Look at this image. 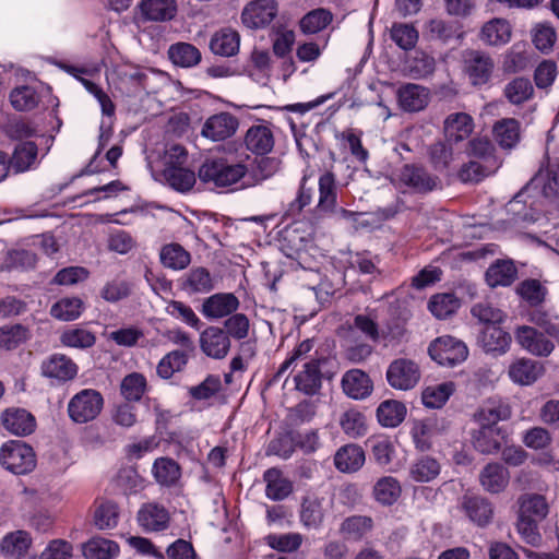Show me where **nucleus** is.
<instances>
[{
    "label": "nucleus",
    "mask_w": 559,
    "mask_h": 559,
    "mask_svg": "<svg viewBox=\"0 0 559 559\" xmlns=\"http://www.w3.org/2000/svg\"><path fill=\"white\" fill-rule=\"evenodd\" d=\"M512 416L511 406L499 399L485 401L472 415L471 441L475 450L483 454H492L500 450L506 437V429L500 421Z\"/></svg>",
    "instance_id": "1"
},
{
    "label": "nucleus",
    "mask_w": 559,
    "mask_h": 559,
    "mask_svg": "<svg viewBox=\"0 0 559 559\" xmlns=\"http://www.w3.org/2000/svg\"><path fill=\"white\" fill-rule=\"evenodd\" d=\"M313 348L311 340L302 341L293 352L292 355L281 365L274 374L273 381H277L292 366L300 369L294 376L296 390L306 395L317 394L322 385L321 358L311 357L310 353Z\"/></svg>",
    "instance_id": "2"
},
{
    "label": "nucleus",
    "mask_w": 559,
    "mask_h": 559,
    "mask_svg": "<svg viewBox=\"0 0 559 559\" xmlns=\"http://www.w3.org/2000/svg\"><path fill=\"white\" fill-rule=\"evenodd\" d=\"M248 173L242 160H233L227 157L207 158L199 168V178L202 182L216 188L230 187L238 183Z\"/></svg>",
    "instance_id": "3"
},
{
    "label": "nucleus",
    "mask_w": 559,
    "mask_h": 559,
    "mask_svg": "<svg viewBox=\"0 0 559 559\" xmlns=\"http://www.w3.org/2000/svg\"><path fill=\"white\" fill-rule=\"evenodd\" d=\"M0 465L14 475H26L36 467V454L21 440H9L0 448Z\"/></svg>",
    "instance_id": "4"
},
{
    "label": "nucleus",
    "mask_w": 559,
    "mask_h": 559,
    "mask_svg": "<svg viewBox=\"0 0 559 559\" xmlns=\"http://www.w3.org/2000/svg\"><path fill=\"white\" fill-rule=\"evenodd\" d=\"M104 406L103 395L94 389H83L74 394L68 403V415L75 424L94 420Z\"/></svg>",
    "instance_id": "5"
},
{
    "label": "nucleus",
    "mask_w": 559,
    "mask_h": 559,
    "mask_svg": "<svg viewBox=\"0 0 559 559\" xmlns=\"http://www.w3.org/2000/svg\"><path fill=\"white\" fill-rule=\"evenodd\" d=\"M167 158V165L164 169L167 183L179 192L189 191L195 183V174L186 167H181L187 158L186 150L180 145H174L168 151Z\"/></svg>",
    "instance_id": "6"
},
{
    "label": "nucleus",
    "mask_w": 559,
    "mask_h": 559,
    "mask_svg": "<svg viewBox=\"0 0 559 559\" xmlns=\"http://www.w3.org/2000/svg\"><path fill=\"white\" fill-rule=\"evenodd\" d=\"M430 357L441 366L453 367L463 362L468 356L465 343L444 335L435 340L428 348Z\"/></svg>",
    "instance_id": "7"
},
{
    "label": "nucleus",
    "mask_w": 559,
    "mask_h": 559,
    "mask_svg": "<svg viewBox=\"0 0 559 559\" xmlns=\"http://www.w3.org/2000/svg\"><path fill=\"white\" fill-rule=\"evenodd\" d=\"M395 180L399 186H404L417 193L431 192L441 185L437 176L431 175L424 167L414 164L404 165L395 174Z\"/></svg>",
    "instance_id": "8"
},
{
    "label": "nucleus",
    "mask_w": 559,
    "mask_h": 559,
    "mask_svg": "<svg viewBox=\"0 0 559 559\" xmlns=\"http://www.w3.org/2000/svg\"><path fill=\"white\" fill-rule=\"evenodd\" d=\"M386 381L391 388L401 391L414 389L420 380L419 366L406 358L393 360L386 369Z\"/></svg>",
    "instance_id": "9"
},
{
    "label": "nucleus",
    "mask_w": 559,
    "mask_h": 559,
    "mask_svg": "<svg viewBox=\"0 0 559 559\" xmlns=\"http://www.w3.org/2000/svg\"><path fill=\"white\" fill-rule=\"evenodd\" d=\"M330 507L331 502L325 496L316 492H308L300 503V523L307 530L321 528Z\"/></svg>",
    "instance_id": "10"
},
{
    "label": "nucleus",
    "mask_w": 559,
    "mask_h": 559,
    "mask_svg": "<svg viewBox=\"0 0 559 559\" xmlns=\"http://www.w3.org/2000/svg\"><path fill=\"white\" fill-rule=\"evenodd\" d=\"M538 189L542 195L551 201H559V158L540 167L525 186V190Z\"/></svg>",
    "instance_id": "11"
},
{
    "label": "nucleus",
    "mask_w": 559,
    "mask_h": 559,
    "mask_svg": "<svg viewBox=\"0 0 559 559\" xmlns=\"http://www.w3.org/2000/svg\"><path fill=\"white\" fill-rule=\"evenodd\" d=\"M277 11L276 0H252L245 7L241 20L248 28H263L274 20Z\"/></svg>",
    "instance_id": "12"
},
{
    "label": "nucleus",
    "mask_w": 559,
    "mask_h": 559,
    "mask_svg": "<svg viewBox=\"0 0 559 559\" xmlns=\"http://www.w3.org/2000/svg\"><path fill=\"white\" fill-rule=\"evenodd\" d=\"M239 127V120L230 112L222 111L210 116L202 126L201 134L212 141H224L233 136Z\"/></svg>",
    "instance_id": "13"
},
{
    "label": "nucleus",
    "mask_w": 559,
    "mask_h": 559,
    "mask_svg": "<svg viewBox=\"0 0 559 559\" xmlns=\"http://www.w3.org/2000/svg\"><path fill=\"white\" fill-rule=\"evenodd\" d=\"M518 344L530 354L538 357L549 356L555 345L542 332L533 326L522 325L515 331Z\"/></svg>",
    "instance_id": "14"
},
{
    "label": "nucleus",
    "mask_w": 559,
    "mask_h": 559,
    "mask_svg": "<svg viewBox=\"0 0 559 559\" xmlns=\"http://www.w3.org/2000/svg\"><path fill=\"white\" fill-rule=\"evenodd\" d=\"M136 521L140 527L146 532H162L168 528L170 514L160 503H144L138 511Z\"/></svg>",
    "instance_id": "15"
},
{
    "label": "nucleus",
    "mask_w": 559,
    "mask_h": 559,
    "mask_svg": "<svg viewBox=\"0 0 559 559\" xmlns=\"http://www.w3.org/2000/svg\"><path fill=\"white\" fill-rule=\"evenodd\" d=\"M460 507L465 515L479 527L487 526L493 518V506L485 497L478 495H464Z\"/></svg>",
    "instance_id": "16"
},
{
    "label": "nucleus",
    "mask_w": 559,
    "mask_h": 559,
    "mask_svg": "<svg viewBox=\"0 0 559 559\" xmlns=\"http://www.w3.org/2000/svg\"><path fill=\"white\" fill-rule=\"evenodd\" d=\"M201 350L214 359H223L230 349V338L218 326H209L200 334Z\"/></svg>",
    "instance_id": "17"
},
{
    "label": "nucleus",
    "mask_w": 559,
    "mask_h": 559,
    "mask_svg": "<svg viewBox=\"0 0 559 559\" xmlns=\"http://www.w3.org/2000/svg\"><path fill=\"white\" fill-rule=\"evenodd\" d=\"M239 308L238 298L231 293H217L202 302L201 312L209 320L230 317Z\"/></svg>",
    "instance_id": "18"
},
{
    "label": "nucleus",
    "mask_w": 559,
    "mask_h": 559,
    "mask_svg": "<svg viewBox=\"0 0 559 559\" xmlns=\"http://www.w3.org/2000/svg\"><path fill=\"white\" fill-rule=\"evenodd\" d=\"M475 123L467 112L450 114L443 121L444 138L450 143H460L469 138Z\"/></svg>",
    "instance_id": "19"
},
{
    "label": "nucleus",
    "mask_w": 559,
    "mask_h": 559,
    "mask_svg": "<svg viewBox=\"0 0 559 559\" xmlns=\"http://www.w3.org/2000/svg\"><path fill=\"white\" fill-rule=\"evenodd\" d=\"M465 64L468 78L474 85L487 83L495 68V63L489 55L478 50L467 52Z\"/></svg>",
    "instance_id": "20"
},
{
    "label": "nucleus",
    "mask_w": 559,
    "mask_h": 559,
    "mask_svg": "<svg viewBox=\"0 0 559 559\" xmlns=\"http://www.w3.org/2000/svg\"><path fill=\"white\" fill-rule=\"evenodd\" d=\"M33 544L28 532L17 530L5 534L0 540V555L4 559H21L26 556Z\"/></svg>",
    "instance_id": "21"
},
{
    "label": "nucleus",
    "mask_w": 559,
    "mask_h": 559,
    "mask_svg": "<svg viewBox=\"0 0 559 559\" xmlns=\"http://www.w3.org/2000/svg\"><path fill=\"white\" fill-rule=\"evenodd\" d=\"M319 199L316 211L322 215H330L336 212L337 187L335 175L326 170L319 177Z\"/></svg>",
    "instance_id": "22"
},
{
    "label": "nucleus",
    "mask_w": 559,
    "mask_h": 559,
    "mask_svg": "<svg viewBox=\"0 0 559 559\" xmlns=\"http://www.w3.org/2000/svg\"><path fill=\"white\" fill-rule=\"evenodd\" d=\"M396 95L400 107L408 112L423 110L429 103V91L414 83L399 87Z\"/></svg>",
    "instance_id": "23"
},
{
    "label": "nucleus",
    "mask_w": 559,
    "mask_h": 559,
    "mask_svg": "<svg viewBox=\"0 0 559 559\" xmlns=\"http://www.w3.org/2000/svg\"><path fill=\"white\" fill-rule=\"evenodd\" d=\"M43 376L58 381L72 380L78 373V366L62 354H55L41 364Z\"/></svg>",
    "instance_id": "24"
},
{
    "label": "nucleus",
    "mask_w": 559,
    "mask_h": 559,
    "mask_svg": "<svg viewBox=\"0 0 559 559\" xmlns=\"http://www.w3.org/2000/svg\"><path fill=\"white\" fill-rule=\"evenodd\" d=\"M344 393L353 400H364L372 392V382L369 376L360 369H352L342 378Z\"/></svg>",
    "instance_id": "25"
},
{
    "label": "nucleus",
    "mask_w": 559,
    "mask_h": 559,
    "mask_svg": "<svg viewBox=\"0 0 559 559\" xmlns=\"http://www.w3.org/2000/svg\"><path fill=\"white\" fill-rule=\"evenodd\" d=\"M544 371L540 362L530 358H520L510 365L508 374L514 383L531 385L543 376Z\"/></svg>",
    "instance_id": "26"
},
{
    "label": "nucleus",
    "mask_w": 559,
    "mask_h": 559,
    "mask_svg": "<svg viewBox=\"0 0 559 559\" xmlns=\"http://www.w3.org/2000/svg\"><path fill=\"white\" fill-rule=\"evenodd\" d=\"M3 427L16 436H27L35 430V417L23 408H9L2 414Z\"/></svg>",
    "instance_id": "27"
},
{
    "label": "nucleus",
    "mask_w": 559,
    "mask_h": 559,
    "mask_svg": "<svg viewBox=\"0 0 559 559\" xmlns=\"http://www.w3.org/2000/svg\"><path fill=\"white\" fill-rule=\"evenodd\" d=\"M245 144L248 151L255 155H266L274 146V135L266 124L250 127L245 135Z\"/></svg>",
    "instance_id": "28"
},
{
    "label": "nucleus",
    "mask_w": 559,
    "mask_h": 559,
    "mask_svg": "<svg viewBox=\"0 0 559 559\" xmlns=\"http://www.w3.org/2000/svg\"><path fill=\"white\" fill-rule=\"evenodd\" d=\"M510 474L500 463H488L479 473V483L484 490L500 493L508 487Z\"/></svg>",
    "instance_id": "29"
},
{
    "label": "nucleus",
    "mask_w": 559,
    "mask_h": 559,
    "mask_svg": "<svg viewBox=\"0 0 559 559\" xmlns=\"http://www.w3.org/2000/svg\"><path fill=\"white\" fill-rule=\"evenodd\" d=\"M479 343L486 353L506 354L511 344V335L498 325H486L481 331Z\"/></svg>",
    "instance_id": "30"
},
{
    "label": "nucleus",
    "mask_w": 559,
    "mask_h": 559,
    "mask_svg": "<svg viewBox=\"0 0 559 559\" xmlns=\"http://www.w3.org/2000/svg\"><path fill=\"white\" fill-rule=\"evenodd\" d=\"M38 147L32 141H21L14 147L12 157L9 160L14 173H25L38 164Z\"/></svg>",
    "instance_id": "31"
},
{
    "label": "nucleus",
    "mask_w": 559,
    "mask_h": 559,
    "mask_svg": "<svg viewBox=\"0 0 559 559\" xmlns=\"http://www.w3.org/2000/svg\"><path fill=\"white\" fill-rule=\"evenodd\" d=\"M440 462L430 455L417 457L408 467V476L415 483H430L440 475Z\"/></svg>",
    "instance_id": "32"
},
{
    "label": "nucleus",
    "mask_w": 559,
    "mask_h": 559,
    "mask_svg": "<svg viewBox=\"0 0 559 559\" xmlns=\"http://www.w3.org/2000/svg\"><path fill=\"white\" fill-rule=\"evenodd\" d=\"M512 28L504 19H492L484 24L480 31V39L489 46H502L510 41Z\"/></svg>",
    "instance_id": "33"
},
{
    "label": "nucleus",
    "mask_w": 559,
    "mask_h": 559,
    "mask_svg": "<svg viewBox=\"0 0 559 559\" xmlns=\"http://www.w3.org/2000/svg\"><path fill=\"white\" fill-rule=\"evenodd\" d=\"M140 10L147 21L166 22L176 16L177 3L175 0H142Z\"/></svg>",
    "instance_id": "34"
},
{
    "label": "nucleus",
    "mask_w": 559,
    "mask_h": 559,
    "mask_svg": "<svg viewBox=\"0 0 559 559\" xmlns=\"http://www.w3.org/2000/svg\"><path fill=\"white\" fill-rule=\"evenodd\" d=\"M365 459V452L359 445L346 444L335 453L334 464L342 473H354L361 468Z\"/></svg>",
    "instance_id": "35"
},
{
    "label": "nucleus",
    "mask_w": 559,
    "mask_h": 559,
    "mask_svg": "<svg viewBox=\"0 0 559 559\" xmlns=\"http://www.w3.org/2000/svg\"><path fill=\"white\" fill-rule=\"evenodd\" d=\"M263 479L266 484L265 495L273 501L287 498L293 491V484L285 478L278 468L272 467L264 472Z\"/></svg>",
    "instance_id": "36"
},
{
    "label": "nucleus",
    "mask_w": 559,
    "mask_h": 559,
    "mask_svg": "<svg viewBox=\"0 0 559 559\" xmlns=\"http://www.w3.org/2000/svg\"><path fill=\"white\" fill-rule=\"evenodd\" d=\"M159 261L166 269L181 271L190 264L191 254L181 245L171 242L160 248Z\"/></svg>",
    "instance_id": "37"
},
{
    "label": "nucleus",
    "mask_w": 559,
    "mask_h": 559,
    "mask_svg": "<svg viewBox=\"0 0 559 559\" xmlns=\"http://www.w3.org/2000/svg\"><path fill=\"white\" fill-rule=\"evenodd\" d=\"M181 287L188 294H205L214 288V282L205 267H194L183 276Z\"/></svg>",
    "instance_id": "38"
},
{
    "label": "nucleus",
    "mask_w": 559,
    "mask_h": 559,
    "mask_svg": "<svg viewBox=\"0 0 559 559\" xmlns=\"http://www.w3.org/2000/svg\"><path fill=\"white\" fill-rule=\"evenodd\" d=\"M516 277V267L510 260H498L486 272V281L489 286H509Z\"/></svg>",
    "instance_id": "39"
},
{
    "label": "nucleus",
    "mask_w": 559,
    "mask_h": 559,
    "mask_svg": "<svg viewBox=\"0 0 559 559\" xmlns=\"http://www.w3.org/2000/svg\"><path fill=\"white\" fill-rule=\"evenodd\" d=\"M240 38L233 29H222L215 33L210 40V49L213 53L223 57H231L239 50Z\"/></svg>",
    "instance_id": "40"
},
{
    "label": "nucleus",
    "mask_w": 559,
    "mask_h": 559,
    "mask_svg": "<svg viewBox=\"0 0 559 559\" xmlns=\"http://www.w3.org/2000/svg\"><path fill=\"white\" fill-rule=\"evenodd\" d=\"M455 391L451 381L427 385L421 392L423 404L428 408H441Z\"/></svg>",
    "instance_id": "41"
},
{
    "label": "nucleus",
    "mask_w": 559,
    "mask_h": 559,
    "mask_svg": "<svg viewBox=\"0 0 559 559\" xmlns=\"http://www.w3.org/2000/svg\"><path fill=\"white\" fill-rule=\"evenodd\" d=\"M168 57L171 62L182 68H192L200 63L201 52L190 43H176L168 48Z\"/></svg>",
    "instance_id": "42"
},
{
    "label": "nucleus",
    "mask_w": 559,
    "mask_h": 559,
    "mask_svg": "<svg viewBox=\"0 0 559 559\" xmlns=\"http://www.w3.org/2000/svg\"><path fill=\"white\" fill-rule=\"evenodd\" d=\"M402 492L400 481L392 476H383L373 486L372 495L382 506H392L397 501Z\"/></svg>",
    "instance_id": "43"
},
{
    "label": "nucleus",
    "mask_w": 559,
    "mask_h": 559,
    "mask_svg": "<svg viewBox=\"0 0 559 559\" xmlns=\"http://www.w3.org/2000/svg\"><path fill=\"white\" fill-rule=\"evenodd\" d=\"M426 29L431 38L448 43L453 38L461 39L463 37L462 26L457 21H445L443 19H432Z\"/></svg>",
    "instance_id": "44"
},
{
    "label": "nucleus",
    "mask_w": 559,
    "mask_h": 559,
    "mask_svg": "<svg viewBox=\"0 0 559 559\" xmlns=\"http://www.w3.org/2000/svg\"><path fill=\"white\" fill-rule=\"evenodd\" d=\"M155 480L162 486H174L181 476V469L177 462L169 457H158L152 468Z\"/></svg>",
    "instance_id": "45"
},
{
    "label": "nucleus",
    "mask_w": 559,
    "mask_h": 559,
    "mask_svg": "<svg viewBox=\"0 0 559 559\" xmlns=\"http://www.w3.org/2000/svg\"><path fill=\"white\" fill-rule=\"evenodd\" d=\"M83 554L86 559H114L119 554V546L114 540L94 537L85 543Z\"/></svg>",
    "instance_id": "46"
},
{
    "label": "nucleus",
    "mask_w": 559,
    "mask_h": 559,
    "mask_svg": "<svg viewBox=\"0 0 559 559\" xmlns=\"http://www.w3.org/2000/svg\"><path fill=\"white\" fill-rule=\"evenodd\" d=\"M406 416V407L402 402L388 400L382 402L377 409L378 421L383 427H396Z\"/></svg>",
    "instance_id": "47"
},
{
    "label": "nucleus",
    "mask_w": 559,
    "mask_h": 559,
    "mask_svg": "<svg viewBox=\"0 0 559 559\" xmlns=\"http://www.w3.org/2000/svg\"><path fill=\"white\" fill-rule=\"evenodd\" d=\"M453 144L445 140L430 145L428 150L429 160L436 170H447L456 159L457 153L454 151Z\"/></svg>",
    "instance_id": "48"
},
{
    "label": "nucleus",
    "mask_w": 559,
    "mask_h": 559,
    "mask_svg": "<svg viewBox=\"0 0 559 559\" xmlns=\"http://www.w3.org/2000/svg\"><path fill=\"white\" fill-rule=\"evenodd\" d=\"M84 310V302L79 297H64L55 302L50 308V314L60 321H73Z\"/></svg>",
    "instance_id": "49"
},
{
    "label": "nucleus",
    "mask_w": 559,
    "mask_h": 559,
    "mask_svg": "<svg viewBox=\"0 0 559 559\" xmlns=\"http://www.w3.org/2000/svg\"><path fill=\"white\" fill-rule=\"evenodd\" d=\"M519 515L528 519L543 520L548 513L546 499L540 495H523L519 498Z\"/></svg>",
    "instance_id": "50"
},
{
    "label": "nucleus",
    "mask_w": 559,
    "mask_h": 559,
    "mask_svg": "<svg viewBox=\"0 0 559 559\" xmlns=\"http://www.w3.org/2000/svg\"><path fill=\"white\" fill-rule=\"evenodd\" d=\"M373 521L366 515H353L345 519L340 527L346 539L359 540L371 531Z\"/></svg>",
    "instance_id": "51"
},
{
    "label": "nucleus",
    "mask_w": 559,
    "mask_h": 559,
    "mask_svg": "<svg viewBox=\"0 0 559 559\" xmlns=\"http://www.w3.org/2000/svg\"><path fill=\"white\" fill-rule=\"evenodd\" d=\"M496 141L504 148L513 147L520 139V126L518 120L507 118L498 121L493 127Z\"/></svg>",
    "instance_id": "52"
},
{
    "label": "nucleus",
    "mask_w": 559,
    "mask_h": 559,
    "mask_svg": "<svg viewBox=\"0 0 559 559\" xmlns=\"http://www.w3.org/2000/svg\"><path fill=\"white\" fill-rule=\"evenodd\" d=\"M189 356L182 350H171L158 362L156 372L162 379H170L176 372L183 370L188 364Z\"/></svg>",
    "instance_id": "53"
},
{
    "label": "nucleus",
    "mask_w": 559,
    "mask_h": 559,
    "mask_svg": "<svg viewBox=\"0 0 559 559\" xmlns=\"http://www.w3.org/2000/svg\"><path fill=\"white\" fill-rule=\"evenodd\" d=\"M340 426L344 433L350 438L361 437L367 431L365 415L355 408H349L341 415Z\"/></svg>",
    "instance_id": "54"
},
{
    "label": "nucleus",
    "mask_w": 559,
    "mask_h": 559,
    "mask_svg": "<svg viewBox=\"0 0 559 559\" xmlns=\"http://www.w3.org/2000/svg\"><path fill=\"white\" fill-rule=\"evenodd\" d=\"M333 20L332 13L323 8L308 12L299 22L305 34H316L325 28Z\"/></svg>",
    "instance_id": "55"
},
{
    "label": "nucleus",
    "mask_w": 559,
    "mask_h": 559,
    "mask_svg": "<svg viewBox=\"0 0 559 559\" xmlns=\"http://www.w3.org/2000/svg\"><path fill=\"white\" fill-rule=\"evenodd\" d=\"M532 40L539 51L550 52L557 40V34L551 23L539 22L535 24L532 28Z\"/></svg>",
    "instance_id": "56"
},
{
    "label": "nucleus",
    "mask_w": 559,
    "mask_h": 559,
    "mask_svg": "<svg viewBox=\"0 0 559 559\" xmlns=\"http://www.w3.org/2000/svg\"><path fill=\"white\" fill-rule=\"evenodd\" d=\"M528 190H525V187L510 201L507 205V211L514 215L513 223H535L537 222L542 214L533 209H526L525 205H522L523 197Z\"/></svg>",
    "instance_id": "57"
},
{
    "label": "nucleus",
    "mask_w": 559,
    "mask_h": 559,
    "mask_svg": "<svg viewBox=\"0 0 559 559\" xmlns=\"http://www.w3.org/2000/svg\"><path fill=\"white\" fill-rule=\"evenodd\" d=\"M165 311L176 320L181 321L188 326L200 330L201 320L194 310L187 304L179 300H170L167 302Z\"/></svg>",
    "instance_id": "58"
},
{
    "label": "nucleus",
    "mask_w": 559,
    "mask_h": 559,
    "mask_svg": "<svg viewBox=\"0 0 559 559\" xmlns=\"http://www.w3.org/2000/svg\"><path fill=\"white\" fill-rule=\"evenodd\" d=\"M147 382L145 377L139 372H132L126 376L120 384L122 396L132 402H138L146 391Z\"/></svg>",
    "instance_id": "59"
},
{
    "label": "nucleus",
    "mask_w": 559,
    "mask_h": 559,
    "mask_svg": "<svg viewBox=\"0 0 559 559\" xmlns=\"http://www.w3.org/2000/svg\"><path fill=\"white\" fill-rule=\"evenodd\" d=\"M460 307V300L453 294H438L429 301V310L438 319H445Z\"/></svg>",
    "instance_id": "60"
},
{
    "label": "nucleus",
    "mask_w": 559,
    "mask_h": 559,
    "mask_svg": "<svg viewBox=\"0 0 559 559\" xmlns=\"http://www.w3.org/2000/svg\"><path fill=\"white\" fill-rule=\"evenodd\" d=\"M29 337L27 328L22 324L4 325L0 328V347L13 349L26 342Z\"/></svg>",
    "instance_id": "61"
},
{
    "label": "nucleus",
    "mask_w": 559,
    "mask_h": 559,
    "mask_svg": "<svg viewBox=\"0 0 559 559\" xmlns=\"http://www.w3.org/2000/svg\"><path fill=\"white\" fill-rule=\"evenodd\" d=\"M390 33L391 39L404 50L414 48L418 40V32L411 24L395 23Z\"/></svg>",
    "instance_id": "62"
},
{
    "label": "nucleus",
    "mask_w": 559,
    "mask_h": 559,
    "mask_svg": "<svg viewBox=\"0 0 559 559\" xmlns=\"http://www.w3.org/2000/svg\"><path fill=\"white\" fill-rule=\"evenodd\" d=\"M534 88L528 79L516 78L504 87L506 97L515 105L522 104L533 95Z\"/></svg>",
    "instance_id": "63"
},
{
    "label": "nucleus",
    "mask_w": 559,
    "mask_h": 559,
    "mask_svg": "<svg viewBox=\"0 0 559 559\" xmlns=\"http://www.w3.org/2000/svg\"><path fill=\"white\" fill-rule=\"evenodd\" d=\"M119 511L116 503L107 501L98 506L94 512V524L98 530H110L117 526Z\"/></svg>",
    "instance_id": "64"
}]
</instances>
